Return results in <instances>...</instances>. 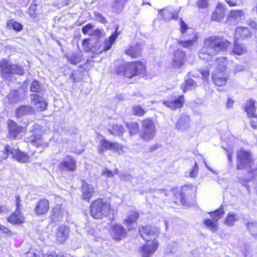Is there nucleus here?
Wrapping results in <instances>:
<instances>
[{
  "label": "nucleus",
  "mask_w": 257,
  "mask_h": 257,
  "mask_svg": "<svg viewBox=\"0 0 257 257\" xmlns=\"http://www.w3.org/2000/svg\"><path fill=\"white\" fill-rule=\"evenodd\" d=\"M146 70V66L140 61H134L120 65L116 69V72L125 77L132 78L135 76L143 74Z\"/></svg>",
  "instance_id": "7ed1b4c3"
},
{
  "label": "nucleus",
  "mask_w": 257,
  "mask_h": 257,
  "mask_svg": "<svg viewBox=\"0 0 257 257\" xmlns=\"http://www.w3.org/2000/svg\"><path fill=\"white\" fill-rule=\"evenodd\" d=\"M196 5L199 9H206L209 6V0H197Z\"/></svg>",
  "instance_id": "49530a36"
},
{
  "label": "nucleus",
  "mask_w": 257,
  "mask_h": 257,
  "mask_svg": "<svg viewBox=\"0 0 257 257\" xmlns=\"http://www.w3.org/2000/svg\"><path fill=\"white\" fill-rule=\"evenodd\" d=\"M252 165V158L250 152L242 149L238 151L236 165L237 170L250 169Z\"/></svg>",
  "instance_id": "1a4fd4ad"
},
{
  "label": "nucleus",
  "mask_w": 257,
  "mask_h": 257,
  "mask_svg": "<svg viewBox=\"0 0 257 257\" xmlns=\"http://www.w3.org/2000/svg\"><path fill=\"white\" fill-rule=\"evenodd\" d=\"M198 170L199 168L198 164L196 162H195L194 166L189 172V177L192 178H196L198 175Z\"/></svg>",
  "instance_id": "09e8293b"
},
{
  "label": "nucleus",
  "mask_w": 257,
  "mask_h": 257,
  "mask_svg": "<svg viewBox=\"0 0 257 257\" xmlns=\"http://www.w3.org/2000/svg\"><path fill=\"white\" fill-rule=\"evenodd\" d=\"M110 211V204L104 199H98L93 201L90 206L91 216L95 219H102Z\"/></svg>",
  "instance_id": "39448f33"
},
{
  "label": "nucleus",
  "mask_w": 257,
  "mask_h": 257,
  "mask_svg": "<svg viewBox=\"0 0 257 257\" xmlns=\"http://www.w3.org/2000/svg\"><path fill=\"white\" fill-rule=\"evenodd\" d=\"M101 174L102 176L107 178H112L114 175L113 172L106 168H104L102 170Z\"/></svg>",
  "instance_id": "603ef678"
},
{
  "label": "nucleus",
  "mask_w": 257,
  "mask_h": 257,
  "mask_svg": "<svg viewBox=\"0 0 257 257\" xmlns=\"http://www.w3.org/2000/svg\"><path fill=\"white\" fill-rule=\"evenodd\" d=\"M7 25L10 28H12L16 31H20L23 28L22 24L13 20L9 21L7 23Z\"/></svg>",
  "instance_id": "79ce46f5"
},
{
  "label": "nucleus",
  "mask_w": 257,
  "mask_h": 257,
  "mask_svg": "<svg viewBox=\"0 0 257 257\" xmlns=\"http://www.w3.org/2000/svg\"><path fill=\"white\" fill-rule=\"evenodd\" d=\"M76 169V161L71 155H67L58 163L57 174L62 177L67 172H74Z\"/></svg>",
  "instance_id": "0eeeda50"
},
{
  "label": "nucleus",
  "mask_w": 257,
  "mask_h": 257,
  "mask_svg": "<svg viewBox=\"0 0 257 257\" xmlns=\"http://www.w3.org/2000/svg\"><path fill=\"white\" fill-rule=\"evenodd\" d=\"M68 61L72 64H77L80 62L82 59L81 52L73 53L70 55L66 56Z\"/></svg>",
  "instance_id": "58836bf2"
},
{
  "label": "nucleus",
  "mask_w": 257,
  "mask_h": 257,
  "mask_svg": "<svg viewBox=\"0 0 257 257\" xmlns=\"http://www.w3.org/2000/svg\"><path fill=\"white\" fill-rule=\"evenodd\" d=\"M19 92L17 90H14L10 92L8 95V99L11 103H15L19 99Z\"/></svg>",
  "instance_id": "c03bdc74"
},
{
  "label": "nucleus",
  "mask_w": 257,
  "mask_h": 257,
  "mask_svg": "<svg viewBox=\"0 0 257 257\" xmlns=\"http://www.w3.org/2000/svg\"><path fill=\"white\" fill-rule=\"evenodd\" d=\"M196 86V82L192 79L187 80L181 85V88L184 92L191 90Z\"/></svg>",
  "instance_id": "ea45409f"
},
{
  "label": "nucleus",
  "mask_w": 257,
  "mask_h": 257,
  "mask_svg": "<svg viewBox=\"0 0 257 257\" xmlns=\"http://www.w3.org/2000/svg\"><path fill=\"white\" fill-rule=\"evenodd\" d=\"M8 137L11 139H15L23 131V128L19 126L15 122L9 120L8 122Z\"/></svg>",
  "instance_id": "a211bd4d"
},
{
  "label": "nucleus",
  "mask_w": 257,
  "mask_h": 257,
  "mask_svg": "<svg viewBox=\"0 0 257 257\" xmlns=\"http://www.w3.org/2000/svg\"><path fill=\"white\" fill-rule=\"evenodd\" d=\"M32 142L34 143H36L37 145H41V135H34V139H32Z\"/></svg>",
  "instance_id": "bf43d9fd"
},
{
  "label": "nucleus",
  "mask_w": 257,
  "mask_h": 257,
  "mask_svg": "<svg viewBox=\"0 0 257 257\" xmlns=\"http://www.w3.org/2000/svg\"><path fill=\"white\" fill-rule=\"evenodd\" d=\"M43 257H63L62 254H56L54 251H50L44 254Z\"/></svg>",
  "instance_id": "4d7b16f0"
},
{
  "label": "nucleus",
  "mask_w": 257,
  "mask_h": 257,
  "mask_svg": "<svg viewBox=\"0 0 257 257\" xmlns=\"http://www.w3.org/2000/svg\"><path fill=\"white\" fill-rule=\"evenodd\" d=\"M245 13L243 10H231L228 16V20L238 23L245 19Z\"/></svg>",
  "instance_id": "4be33fe9"
},
{
  "label": "nucleus",
  "mask_w": 257,
  "mask_h": 257,
  "mask_svg": "<svg viewBox=\"0 0 257 257\" xmlns=\"http://www.w3.org/2000/svg\"><path fill=\"white\" fill-rule=\"evenodd\" d=\"M239 219L240 217L236 213L229 212L227 213L224 223L228 226H232Z\"/></svg>",
  "instance_id": "2f4dec72"
},
{
  "label": "nucleus",
  "mask_w": 257,
  "mask_h": 257,
  "mask_svg": "<svg viewBox=\"0 0 257 257\" xmlns=\"http://www.w3.org/2000/svg\"><path fill=\"white\" fill-rule=\"evenodd\" d=\"M257 172V169L253 170L251 169L247 172L246 176L244 177L245 182L250 181L254 177H255V173Z\"/></svg>",
  "instance_id": "8fccbe9b"
},
{
  "label": "nucleus",
  "mask_w": 257,
  "mask_h": 257,
  "mask_svg": "<svg viewBox=\"0 0 257 257\" xmlns=\"http://www.w3.org/2000/svg\"><path fill=\"white\" fill-rule=\"evenodd\" d=\"M94 192L95 189L92 185L83 181L81 186L82 198L83 200L89 201Z\"/></svg>",
  "instance_id": "412c9836"
},
{
  "label": "nucleus",
  "mask_w": 257,
  "mask_h": 257,
  "mask_svg": "<svg viewBox=\"0 0 257 257\" xmlns=\"http://www.w3.org/2000/svg\"><path fill=\"white\" fill-rule=\"evenodd\" d=\"M126 234V229L121 224H115L112 226L111 235L114 239L121 240L125 237Z\"/></svg>",
  "instance_id": "f3484780"
},
{
  "label": "nucleus",
  "mask_w": 257,
  "mask_h": 257,
  "mask_svg": "<svg viewBox=\"0 0 257 257\" xmlns=\"http://www.w3.org/2000/svg\"><path fill=\"white\" fill-rule=\"evenodd\" d=\"M133 113L134 115L141 116L145 114L146 111L140 105H136L133 108Z\"/></svg>",
  "instance_id": "de8ad7c7"
},
{
  "label": "nucleus",
  "mask_w": 257,
  "mask_h": 257,
  "mask_svg": "<svg viewBox=\"0 0 257 257\" xmlns=\"http://www.w3.org/2000/svg\"><path fill=\"white\" fill-rule=\"evenodd\" d=\"M251 36V32L248 29L244 27H238L235 33V39H244Z\"/></svg>",
  "instance_id": "c756f323"
},
{
  "label": "nucleus",
  "mask_w": 257,
  "mask_h": 257,
  "mask_svg": "<svg viewBox=\"0 0 257 257\" xmlns=\"http://www.w3.org/2000/svg\"><path fill=\"white\" fill-rule=\"evenodd\" d=\"M41 87L37 81H34L30 86V90L34 92H39Z\"/></svg>",
  "instance_id": "3c124183"
},
{
  "label": "nucleus",
  "mask_w": 257,
  "mask_h": 257,
  "mask_svg": "<svg viewBox=\"0 0 257 257\" xmlns=\"http://www.w3.org/2000/svg\"><path fill=\"white\" fill-rule=\"evenodd\" d=\"M37 5L36 4H31L29 9V14L31 17H35V10Z\"/></svg>",
  "instance_id": "6e6d98bb"
},
{
  "label": "nucleus",
  "mask_w": 257,
  "mask_h": 257,
  "mask_svg": "<svg viewBox=\"0 0 257 257\" xmlns=\"http://www.w3.org/2000/svg\"><path fill=\"white\" fill-rule=\"evenodd\" d=\"M180 25L182 36L180 39L178 40V43L184 48H190L197 42L198 39V34L193 30L189 29L187 25L181 19Z\"/></svg>",
  "instance_id": "20e7f679"
},
{
  "label": "nucleus",
  "mask_w": 257,
  "mask_h": 257,
  "mask_svg": "<svg viewBox=\"0 0 257 257\" xmlns=\"http://www.w3.org/2000/svg\"><path fill=\"white\" fill-rule=\"evenodd\" d=\"M108 131L114 136L121 137H122L123 133L125 132L123 126L117 124H112L108 127Z\"/></svg>",
  "instance_id": "72a5a7b5"
},
{
  "label": "nucleus",
  "mask_w": 257,
  "mask_h": 257,
  "mask_svg": "<svg viewBox=\"0 0 257 257\" xmlns=\"http://www.w3.org/2000/svg\"><path fill=\"white\" fill-rule=\"evenodd\" d=\"M139 217L138 212L132 211L129 213L128 216L124 220V223L127 225L128 230L135 229L136 225V221Z\"/></svg>",
  "instance_id": "393cba45"
},
{
  "label": "nucleus",
  "mask_w": 257,
  "mask_h": 257,
  "mask_svg": "<svg viewBox=\"0 0 257 257\" xmlns=\"http://www.w3.org/2000/svg\"><path fill=\"white\" fill-rule=\"evenodd\" d=\"M234 101L231 98H228L226 103V107L227 108H230L232 107Z\"/></svg>",
  "instance_id": "338daca9"
},
{
  "label": "nucleus",
  "mask_w": 257,
  "mask_h": 257,
  "mask_svg": "<svg viewBox=\"0 0 257 257\" xmlns=\"http://www.w3.org/2000/svg\"><path fill=\"white\" fill-rule=\"evenodd\" d=\"M124 147L116 142H110L106 140H102L100 142L98 146V150L100 153H102L106 150H113L118 152V154H121L124 152Z\"/></svg>",
  "instance_id": "f8f14e48"
},
{
  "label": "nucleus",
  "mask_w": 257,
  "mask_h": 257,
  "mask_svg": "<svg viewBox=\"0 0 257 257\" xmlns=\"http://www.w3.org/2000/svg\"><path fill=\"white\" fill-rule=\"evenodd\" d=\"M94 16H95V19L97 21H98L102 24H104V23H106V20L105 18L101 14L98 13H95Z\"/></svg>",
  "instance_id": "864d4df0"
},
{
  "label": "nucleus",
  "mask_w": 257,
  "mask_h": 257,
  "mask_svg": "<svg viewBox=\"0 0 257 257\" xmlns=\"http://www.w3.org/2000/svg\"><path fill=\"white\" fill-rule=\"evenodd\" d=\"M160 229L157 227L149 225L142 226L139 228V233L147 243L140 248L143 257H151L158 247V242L156 239L159 234Z\"/></svg>",
  "instance_id": "f03ea898"
},
{
  "label": "nucleus",
  "mask_w": 257,
  "mask_h": 257,
  "mask_svg": "<svg viewBox=\"0 0 257 257\" xmlns=\"http://www.w3.org/2000/svg\"><path fill=\"white\" fill-rule=\"evenodd\" d=\"M247 228L252 235L257 236V223L255 222H248Z\"/></svg>",
  "instance_id": "a18cd8bd"
},
{
  "label": "nucleus",
  "mask_w": 257,
  "mask_h": 257,
  "mask_svg": "<svg viewBox=\"0 0 257 257\" xmlns=\"http://www.w3.org/2000/svg\"><path fill=\"white\" fill-rule=\"evenodd\" d=\"M49 209V202L45 199H41L37 202L35 208V213L41 215L47 213Z\"/></svg>",
  "instance_id": "b1692460"
},
{
  "label": "nucleus",
  "mask_w": 257,
  "mask_h": 257,
  "mask_svg": "<svg viewBox=\"0 0 257 257\" xmlns=\"http://www.w3.org/2000/svg\"><path fill=\"white\" fill-rule=\"evenodd\" d=\"M246 48L242 44L237 43V40L235 39L234 46L232 52L237 55H241L246 52Z\"/></svg>",
  "instance_id": "c9c22d12"
},
{
  "label": "nucleus",
  "mask_w": 257,
  "mask_h": 257,
  "mask_svg": "<svg viewBox=\"0 0 257 257\" xmlns=\"http://www.w3.org/2000/svg\"><path fill=\"white\" fill-rule=\"evenodd\" d=\"M227 60L224 57H219L216 59L215 64L217 69L216 71L224 72L227 66Z\"/></svg>",
  "instance_id": "4c0bfd02"
},
{
  "label": "nucleus",
  "mask_w": 257,
  "mask_h": 257,
  "mask_svg": "<svg viewBox=\"0 0 257 257\" xmlns=\"http://www.w3.org/2000/svg\"><path fill=\"white\" fill-rule=\"evenodd\" d=\"M118 27H117L115 28V31L114 34H112L108 39L106 40L103 45V51H106L107 50L110 49L113 43L115 41V39L117 37L119 33H117Z\"/></svg>",
  "instance_id": "473e14b6"
},
{
  "label": "nucleus",
  "mask_w": 257,
  "mask_h": 257,
  "mask_svg": "<svg viewBox=\"0 0 257 257\" xmlns=\"http://www.w3.org/2000/svg\"><path fill=\"white\" fill-rule=\"evenodd\" d=\"M51 213V221L54 223L59 222L62 220L63 211L60 205H57L53 208Z\"/></svg>",
  "instance_id": "a878e982"
},
{
  "label": "nucleus",
  "mask_w": 257,
  "mask_h": 257,
  "mask_svg": "<svg viewBox=\"0 0 257 257\" xmlns=\"http://www.w3.org/2000/svg\"><path fill=\"white\" fill-rule=\"evenodd\" d=\"M226 7L224 4L218 3L211 16V20L221 22L224 18Z\"/></svg>",
  "instance_id": "dca6fc26"
},
{
  "label": "nucleus",
  "mask_w": 257,
  "mask_h": 257,
  "mask_svg": "<svg viewBox=\"0 0 257 257\" xmlns=\"http://www.w3.org/2000/svg\"><path fill=\"white\" fill-rule=\"evenodd\" d=\"M101 31L99 29H96L94 30L91 35L96 36L98 37H100L101 35Z\"/></svg>",
  "instance_id": "774afa93"
},
{
  "label": "nucleus",
  "mask_w": 257,
  "mask_h": 257,
  "mask_svg": "<svg viewBox=\"0 0 257 257\" xmlns=\"http://www.w3.org/2000/svg\"><path fill=\"white\" fill-rule=\"evenodd\" d=\"M245 69L244 66L242 64H236L234 68V71L235 73L244 70Z\"/></svg>",
  "instance_id": "680f3d73"
},
{
  "label": "nucleus",
  "mask_w": 257,
  "mask_h": 257,
  "mask_svg": "<svg viewBox=\"0 0 257 257\" xmlns=\"http://www.w3.org/2000/svg\"><path fill=\"white\" fill-rule=\"evenodd\" d=\"M22 200L19 196H16V210H21V203Z\"/></svg>",
  "instance_id": "052dcab7"
},
{
  "label": "nucleus",
  "mask_w": 257,
  "mask_h": 257,
  "mask_svg": "<svg viewBox=\"0 0 257 257\" xmlns=\"http://www.w3.org/2000/svg\"><path fill=\"white\" fill-rule=\"evenodd\" d=\"M211 219H207L204 221V223L212 232H215L218 227L217 221L221 218L224 214V211L222 206L214 212L210 213Z\"/></svg>",
  "instance_id": "9d476101"
},
{
  "label": "nucleus",
  "mask_w": 257,
  "mask_h": 257,
  "mask_svg": "<svg viewBox=\"0 0 257 257\" xmlns=\"http://www.w3.org/2000/svg\"><path fill=\"white\" fill-rule=\"evenodd\" d=\"M89 44V41L87 39H84L82 42V46L84 48V49L85 51H88L89 50V47L87 46Z\"/></svg>",
  "instance_id": "69168bd1"
},
{
  "label": "nucleus",
  "mask_w": 257,
  "mask_h": 257,
  "mask_svg": "<svg viewBox=\"0 0 257 257\" xmlns=\"http://www.w3.org/2000/svg\"><path fill=\"white\" fill-rule=\"evenodd\" d=\"M185 60V52L181 49H178L174 52L172 62V66L175 69H181L183 66Z\"/></svg>",
  "instance_id": "ddd939ff"
},
{
  "label": "nucleus",
  "mask_w": 257,
  "mask_h": 257,
  "mask_svg": "<svg viewBox=\"0 0 257 257\" xmlns=\"http://www.w3.org/2000/svg\"><path fill=\"white\" fill-rule=\"evenodd\" d=\"M0 230L2 231L4 234H6L7 236H9L11 234V230L8 229L6 226L0 224Z\"/></svg>",
  "instance_id": "13d9d810"
},
{
  "label": "nucleus",
  "mask_w": 257,
  "mask_h": 257,
  "mask_svg": "<svg viewBox=\"0 0 257 257\" xmlns=\"http://www.w3.org/2000/svg\"><path fill=\"white\" fill-rule=\"evenodd\" d=\"M190 122V117L187 115L183 114L178 119L176 124V128L179 131L185 132L189 127Z\"/></svg>",
  "instance_id": "5701e85b"
},
{
  "label": "nucleus",
  "mask_w": 257,
  "mask_h": 257,
  "mask_svg": "<svg viewBox=\"0 0 257 257\" xmlns=\"http://www.w3.org/2000/svg\"><path fill=\"white\" fill-rule=\"evenodd\" d=\"M227 74L225 72L215 71L212 74L214 83L218 86L225 85L227 82Z\"/></svg>",
  "instance_id": "aec40b11"
},
{
  "label": "nucleus",
  "mask_w": 257,
  "mask_h": 257,
  "mask_svg": "<svg viewBox=\"0 0 257 257\" xmlns=\"http://www.w3.org/2000/svg\"><path fill=\"white\" fill-rule=\"evenodd\" d=\"M131 136L137 134L139 129V125L136 122H129L126 124Z\"/></svg>",
  "instance_id": "a19ab883"
},
{
  "label": "nucleus",
  "mask_w": 257,
  "mask_h": 257,
  "mask_svg": "<svg viewBox=\"0 0 257 257\" xmlns=\"http://www.w3.org/2000/svg\"><path fill=\"white\" fill-rule=\"evenodd\" d=\"M128 1L129 0H111L110 5L112 11L116 14L120 13L124 9Z\"/></svg>",
  "instance_id": "bb28decb"
},
{
  "label": "nucleus",
  "mask_w": 257,
  "mask_h": 257,
  "mask_svg": "<svg viewBox=\"0 0 257 257\" xmlns=\"http://www.w3.org/2000/svg\"><path fill=\"white\" fill-rule=\"evenodd\" d=\"M30 97L32 104L34 106L36 110L41 111L46 109L47 103L39 94H33L31 95Z\"/></svg>",
  "instance_id": "2eb2a0df"
},
{
  "label": "nucleus",
  "mask_w": 257,
  "mask_h": 257,
  "mask_svg": "<svg viewBox=\"0 0 257 257\" xmlns=\"http://www.w3.org/2000/svg\"><path fill=\"white\" fill-rule=\"evenodd\" d=\"M230 44L228 41L222 37L212 36L205 39L204 46L198 53L199 58L202 60L209 61L217 53L226 50Z\"/></svg>",
  "instance_id": "f257e3e1"
},
{
  "label": "nucleus",
  "mask_w": 257,
  "mask_h": 257,
  "mask_svg": "<svg viewBox=\"0 0 257 257\" xmlns=\"http://www.w3.org/2000/svg\"><path fill=\"white\" fill-rule=\"evenodd\" d=\"M9 154L12 155L14 159L21 163H27L30 160L29 156L25 153L13 148L9 145H7L5 150L1 152L0 157L2 159H6L8 157Z\"/></svg>",
  "instance_id": "6e6552de"
},
{
  "label": "nucleus",
  "mask_w": 257,
  "mask_h": 257,
  "mask_svg": "<svg viewBox=\"0 0 257 257\" xmlns=\"http://www.w3.org/2000/svg\"><path fill=\"white\" fill-rule=\"evenodd\" d=\"M0 69L3 78L10 80L14 74L22 75L24 74L23 67L9 62L5 59L0 61Z\"/></svg>",
  "instance_id": "423d86ee"
},
{
  "label": "nucleus",
  "mask_w": 257,
  "mask_h": 257,
  "mask_svg": "<svg viewBox=\"0 0 257 257\" xmlns=\"http://www.w3.org/2000/svg\"><path fill=\"white\" fill-rule=\"evenodd\" d=\"M33 112V108L27 105L22 106L16 110V114L19 117H21L24 115L32 114Z\"/></svg>",
  "instance_id": "f704fd0d"
},
{
  "label": "nucleus",
  "mask_w": 257,
  "mask_h": 257,
  "mask_svg": "<svg viewBox=\"0 0 257 257\" xmlns=\"http://www.w3.org/2000/svg\"><path fill=\"white\" fill-rule=\"evenodd\" d=\"M142 47L141 44L137 43L134 46H131L125 51V53L133 58L139 57L142 54Z\"/></svg>",
  "instance_id": "cd10ccee"
},
{
  "label": "nucleus",
  "mask_w": 257,
  "mask_h": 257,
  "mask_svg": "<svg viewBox=\"0 0 257 257\" xmlns=\"http://www.w3.org/2000/svg\"><path fill=\"white\" fill-rule=\"evenodd\" d=\"M70 229L66 225L59 226L55 231V238L59 244L64 243L68 238Z\"/></svg>",
  "instance_id": "4468645a"
},
{
  "label": "nucleus",
  "mask_w": 257,
  "mask_h": 257,
  "mask_svg": "<svg viewBox=\"0 0 257 257\" xmlns=\"http://www.w3.org/2000/svg\"><path fill=\"white\" fill-rule=\"evenodd\" d=\"M93 28V26L92 24L89 23L85 25V26L82 27V31L84 34H87L88 33L89 31L91 30Z\"/></svg>",
  "instance_id": "5fc2aeb1"
},
{
  "label": "nucleus",
  "mask_w": 257,
  "mask_h": 257,
  "mask_svg": "<svg viewBox=\"0 0 257 257\" xmlns=\"http://www.w3.org/2000/svg\"><path fill=\"white\" fill-rule=\"evenodd\" d=\"M227 152V158L228 160L229 165H232V152L231 151L226 150Z\"/></svg>",
  "instance_id": "0e129e2a"
},
{
  "label": "nucleus",
  "mask_w": 257,
  "mask_h": 257,
  "mask_svg": "<svg viewBox=\"0 0 257 257\" xmlns=\"http://www.w3.org/2000/svg\"><path fill=\"white\" fill-rule=\"evenodd\" d=\"M198 71L201 75L202 80L207 83L209 79L210 70L208 68H203L200 69Z\"/></svg>",
  "instance_id": "37998d69"
},
{
  "label": "nucleus",
  "mask_w": 257,
  "mask_h": 257,
  "mask_svg": "<svg viewBox=\"0 0 257 257\" xmlns=\"http://www.w3.org/2000/svg\"><path fill=\"white\" fill-rule=\"evenodd\" d=\"M225 2L230 7L239 6L238 3L236 1L233 0H225Z\"/></svg>",
  "instance_id": "e2e57ef3"
},
{
  "label": "nucleus",
  "mask_w": 257,
  "mask_h": 257,
  "mask_svg": "<svg viewBox=\"0 0 257 257\" xmlns=\"http://www.w3.org/2000/svg\"><path fill=\"white\" fill-rule=\"evenodd\" d=\"M24 219V217L22 214L21 211L18 210L12 213L11 215L7 218V220L11 224H18L23 223Z\"/></svg>",
  "instance_id": "c85d7f7f"
},
{
  "label": "nucleus",
  "mask_w": 257,
  "mask_h": 257,
  "mask_svg": "<svg viewBox=\"0 0 257 257\" xmlns=\"http://www.w3.org/2000/svg\"><path fill=\"white\" fill-rule=\"evenodd\" d=\"M159 14L162 18L166 21L171 19H176L178 18V14L176 11H172L168 9H162L159 11Z\"/></svg>",
  "instance_id": "7c9ffc66"
},
{
  "label": "nucleus",
  "mask_w": 257,
  "mask_h": 257,
  "mask_svg": "<svg viewBox=\"0 0 257 257\" xmlns=\"http://www.w3.org/2000/svg\"><path fill=\"white\" fill-rule=\"evenodd\" d=\"M184 97L183 95H178L174 99L169 100L163 101V104L167 107L171 108L172 110H175L177 108H179L183 107L184 103Z\"/></svg>",
  "instance_id": "6ab92c4d"
},
{
  "label": "nucleus",
  "mask_w": 257,
  "mask_h": 257,
  "mask_svg": "<svg viewBox=\"0 0 257 257\" xmlns=\"http://www.w3.org/2000/svg\"><path fill=\"white\" fill-rule=\"evenodd\" d=\"M142 127L141 138L147 141L153 139L156 133L154 122L150 119H145L142 122Z\"/></svg>",
  "instance_id": "9b49d317"
},
{
  "label": "nucleus",
  "mask_w": 257,
  "mask_h": 257,
  "mask_svg": "<svg viewBox=\"0 0 257 257\" xmlns=\"http://www.w3.org/2000/svg\"><path fill=\"white\" fill-rule=\"evenodd\" d=\"M255 101L253 99H250L246 104L245 111L250 117H255V107L254 106Z\"/></svg>",
  "instance_id": "e433bc0d"
}]
</instances>
